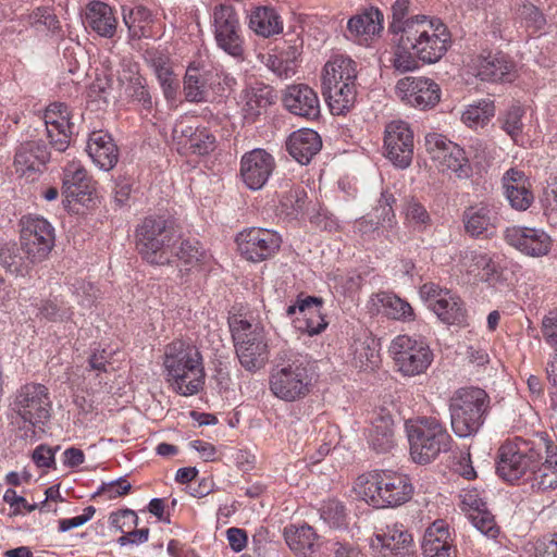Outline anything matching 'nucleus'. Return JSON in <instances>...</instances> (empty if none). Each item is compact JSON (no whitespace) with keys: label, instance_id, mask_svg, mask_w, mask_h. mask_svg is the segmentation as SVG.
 <instances>
[{"label":"nucleus","instance_id":"1","mask_svg":"<svg viewBox=\"0 0 557 557\" xmlns=\"http://www.w3.org/2000/svg\"><path fill=\"white\" fill-rule=\"evenodd\" d=\"M392 64L400 73L411 72L424 64L438 62L447 52L450 34L440 20L417 15L403 29L401 37L393 38Z\"/></svg>","mask_w":557,"mask_h":557},{"label":"nucleus","instance_id":"2","mask_svg":"<svg viewBox=\"0 0 557 557\" xmlns=\"http://www.w3.org/2000/svg\"><path fill=\"white\" fill-rule=\"evenodd\" d=\"M163 366L166 381L182 396L198 394L205 385L202 357L196 346L176 339L165 346Z\"/></svg>","mask_w":557,"mask_h":557},{"label":"nucleus","instance_id":"3","mask_svg":"<svg viewBox=\"0 0 557 557\" xmlns=\"http://www.w3.org/2000/svg\"><path fill=\"white\" fill-rule=\"evenodd\" d=\"M354 492L375 508L397 507L407 503L413 493L409 478L393 470H374L359 475Z\"/></svg>","mask_w":557,"mask_h":557},{"label":"nucleus","instance_id":"4","mask_svg":"<svg viewBox=\"0 0 557 557\" xmlns=\"http://www.w3.org/2000/svg\"><path fill=\"white\" fill-rule=\"evenodd\" d=\"M15 424L25 431V436H34L37 431L44 432L51 419L52 399L49 388L36 382L20 386L10 403Z\"/></svg>","mask_w":557,"mask_h":557},{"label":"nucleus","instance_id":"5","mask_svg":"<svg viewBox=\"0 0 557 557\" xmlns=\"http://www.w3.org/2000/svg\"><path fill=\"white\" fill-rule=\"evenodd\" d=\"M547 434L541 433L531 440L517 437L513 442L503 444L498 450L497 473L505 481L515 483L520 479L528 482L532 467L543 459L547 449Z\"/></svg>","mask_w":557,"mask_h":557},{"label":"nucleus","instance_id":"6","mask_svg":"<svg viewBox=\"0 0 557 557\" xmlns=\"http://www.w3.org/2000/svg\"><path fill=\"white\" fill-rule=\"evenodd\" d=\"M136 248L144 260L150 264L171 263V247L176 239L174 222L162 215H149L136 227Z\"/></svg>","mask_w":557,"mask_h":557},{"label":"nucleus","instance_id":"7","mask_svg":"<svg viewBox=\"0 0 557 557\" xmlns=\"http://www.w3.org/2000/svg\"><path fill=\"white\" fill-rule=\"evenodd\" d=\"M490 396L480 387L457 389L449 399L450 424L459 437L475 434L490 409Z\"/></svg>","mask_w":557,"mask_h":557},{"label":"nucleus","instance_id":"8","mask_svg":"<svg viewBox=\"0 0 557 557\" xmlns=\"http://www.w3.org/2000/svg\"><path fill=\"white\" fill-rule=\"evenodd\" d=\"M410 455L413 461L426 465L440 454L447 453L453 438L436 418L422 417L406 424Z\"/></svg>","mask_w":557,"mask_h":557},{"label":"nucleus","instance_id":"9","mask_svg":"<svg viewBox=\"0 0 557 557\" xmlns=\"http://www.w3.org/2000/svg\"><path fill=\"white\" fill-rule=\"evenodd\" d=\"M230 329L242 367L250 372L263 368L270 355L263 326L244 319H234L230 322Z\"/></svg>","mask_w":557,"mask_h":557},{"label":"nucleus","instance_id":"10","mask_svg":"<svg viewBox=\"0 0 557 557\" xmlns=\"http://www.w3.org/2000/svg\"><path fill=\"white\" fill-rule=\"evenodd\" d=\"M308 362L300 356L281 359L270 374V391L285 401L305 398L311 387Z\"/></svg>","mask_w":557,"mask_h":557},{"label":"nucleus","instance_id":"11","mask_svg":"<svg viewBox=\"0 0 557 557\" xmlns=\"http://www.w3.org/2000/svg\"><path fill=\"white\" fill-rule=\"evenodd\" d=\"M21 225L20 242L25 258L33 264L42 262L54 247V227L38 215L24 216Z\"/></svg>","mask_w":557,"mask_h":557},{"label":"nucleus","instance_id":"12","mask_svg":"<svg viewBox=\"0 0 557 557\" xmlns=\"http://www.w3.org/2000/svg\"><path fill=\"white\" fill-rule=\"evenodd\" d=\"M395 364L406 376L424 373L431 366L434 355L429 345L408 335H398L389 346Z\"/></svg>","mask_w":557,"mask_h":557},{"label":"nucleus","instance_id":"13","mask_svg":"<svg viewBox=\"0 0 557 557\" xmlns=\"http://www.w3.org/2000/svg\"><path fill=\"white\" fill-rule=\"evenodd\" d=\"M425 149L436 168L442 172L450 171L458 178H468L472 169L465 150L448 140L444 135L432 133L425 136Z\"/></svg>","mask_w":557,"mask_h":557},{"label":"nucleus","instance_id":"14","mask_svg":"<svg viewBox=\"0 0 557 557\" xmlns=\"http://www.w3.org/2000/svg\"><path fill=\"white\" fill-rule=\"evenodd\" d=\"M419 294L442 322L457 325L465 323L466 309L463 302L451 290L429 282L420 287Z\"/></svg>","mask_w":557,"mask_h":557},{"label":"nucleus","instance_id":"15","mask_svg":"<svg viewBox=\"0 0 557 557\" xmlns=\"http://www.w3.org/2000/svg\"><path fill=\"white\" fill-rule=\"evenodd\" d=\"M239 253L248 261L262 262L280 250L281 236L269 228L249 227L236 236Z\"/></svg>","mask_w":557,"mask_h":557},{"label":"nucleus","instance_id":"16","mask_svg":"<svg viewBox=\"0 0 557 557\" xmlns=\"http://www.w3.org/2000/svg\"><path fill=\"white\" fill-rule=\"evenodd\" d=\"M214 38L219 48L234 58L244 54L238 15L232 5L220 4L213 11Z\"/></svg>","mask_w":557,"mask_h":557},{"label":"nucleus","instance_id":"17","mask_svg":"<svg viewBox=\"0 0 557 557\" xmlns=\"http://www.w3.org/2000/svg\"><path fill=\"white\" fill-rule=\"evenodd\" d=\"M386 158L397 168L406 169L413 158V132L409 124L396 120L386 124L384 131Z\"/></svg>","mask_w":557,"mask_h":557},{"label":"nucleus","instance_id":"18","mask_svg":"<svg viewBox=\"0 0 557 557\" xmlns=\"http://www.w3.org/2000/svg\"><path fill=\"white\" fill-rule=\"evenodd\" d=\"M396 94L401 101L419 110L432 109L441 99L440 86L426 77L407 76L399 79Z\"/></svg>","mask_w":557,"mask_h":557},{"label":"nucleus","instance_id":"19","mask_svg":"<svg viewBox=\"0 0 557 557\" xmlns=\"http://www.w3.org/2000/svg\"><path fill=\"white\" fill-rule=\"evenodd\" d=\"M376 557H413L412 536L403 524L387 525L371 541Z\"/></svg>","mask_w":557,"mask_h":557},{"label":"nucleus","instance_id":"20","mask_svg":"<svg viewBox=\"0 0 557 557\" xmlns=\"http://www.w3.org/2000/svg\"><path fill=\"white\" fill-rule=\"evenodd\" d=\"M275 168L274 158L264 149L246 152L240 161V176L252 190L262 188Z\"/></svg>","mask_w":557,"mask_h":557},{"label":"nucleus","instance_id":"21","mask_svg":"<svg viewBox=\"0 0 557 557\" xmlns=\"http://www.w3.org/2000/svg\"><path fill=\"white\" fill-rule=\"evenodd\" d=\"M45 125L50 145L58 151H65L74 133L69 108L64 103H52L45 112Z\"/></svg>","mask_w":557,"mask_h":557},{"label":"nucleus","instance_id":"22","mask_svg":"<svg viewBox=\"0 0 557 557\" xmlns=\"http://www.w3.org/2000/svg\"><path fill=\"white\" fill-rule=\"evenodd\" d=\"M505 240L524 255L540 257L550 249V237L540 228L511 226L505 231Z\"/></svg>","mask_w":557,"mask_h":557},{"label":"nucleus","instance_id":"23","mask_svg":"<svg viewBox=\"0 0 557 557\" xmlns=\"http://www.w3.org/2000/svg\"><path fill=\"white\" fill-rule=\"evenodd\" d=\"M283 103L290 113L308 120H314L320 115L318 95L305 84L288 86L284 91Z\"/></svg>","mask_w":557,"mask_h":557},{"label":"nucleus","instance_id":"24","mask_svg":"<svg viewBox=\"0 0 557 557\" xmlns=\"http://www.w3.org/2000/svg\"><path fill=\"white\" fill-rule=\"evenodd\" d=\"M86 151L92 162L103 171H110L119 160L117 146L110 134L95 131L89 135Z\"/></svg>","mask_w":557,"mask_h":557},{"label":"nucleus","instance_id":"25","mask_svg":"<svg viewBox=\"0 0 557 557\" xmlns=\"http://www.w3.org/2000/svg\"><path fill=\"white\" fill-rule=\"evenodd\" d=\"M547 449L543 450L545 460L537 461L528 474V482L533 488L546 491L557 487V445L547 437Z\"/></svg>","mask_w":557,"mask_h":557},{"label":"nucleus","instance_id":"26","mask_svg":"<svg viewBox=\"0 0 557 557\" xmlns=\"http://www.w3.org/2000/svg\"><path fill=\"white\" fill-rule=\"evenodd\" d=\"M476 76L486 82H510L515 76V63L503 52L480 55Z\"/></svg>","mask_w":557,"mask_h":557},{"label":"nucleus","instance_id":"27","mask_svg":"<svg viewBox=\"0 0 557 557\" xmlns=\"http://www.w3.org/2000/svg\"><path fill=\"white\" fill-rule=\"evenodd\" d=\"M424 557H455L448 525L443 520H436L425 531L422 541Z\"/></svg>","mask_w":557,"mask_h":557},{"label":"nucleus","instance_id":"28","mask_svg":"<svg viewBox=\"0 0 557 557\" xmlns=\"http://www.w3.org/2000/svg\"><path fill=\"white\" fill-rule=\"evenodd\" d=\"M50 159L47 145L38 140H28L18 146L15 152L14 165L22 175L28 172L40 171Z\"/></svg>","mask_w":557,"mask_h":557},{"label":"nucleus","instance_id":"29","mask_svg":"<svg viewBox=\"0 0 557 557\" xmlns=\"http://www.w3.org/2000/svg\"><path fill=\"white\" fill-rule=\"evenodd\" d=\"M286 148L289 154L300 164H308L321 150L320 135L311 128L294 132L287 139Z\"/></svg>","mask_w":557,"mask_h":557},{"label":"nucleus","instance_id":"30","mask_svg":"<svg viewBox=\"0 0 557 557\" xmlns=\"http://www.w3.org/2000/svg\"><path fill=\"white\" fill-rule=\"evenodd\" d=\"M323 299L314 296L298 298V313L302 317L298 330L309 336L322 333L327 322L322 313Z\"/></svg>","mask_w":557,"mask_h":557},{"label":"nucleus","instance_id":"31","mask_svg":"<svg viewBox=\"0 0 557 557\" xmlns=\"http://www.w3.org/2000/svg\"><path fill=\"white\" fill-rule=\"evenodd\" d=\"M323 299L314 296L298 298V313L302 317L298 330L309 336L322 333L327 322L322 313Z\"/></svg>","mask_w":557,"mask_h":557},{"label":"nucleus","instance_id":"32","mask_svg":"<svg viewBox=\"0 0 557 557\" xmlns=\"http://www.w3.org/2000/svg\"><path fill=\"white\" fill-rule=\"evenodd\" d=\"M323 299L314 296L298 298V313L302 317L298 330L309 336L322 333L327 322L322 313Z\"/></svg>","mask_w":557,"mask_h":557},{"label":"nucleus","instance_id":"33","mask_svg":"<svg viewBox=\"0 0 557 557\" xmlns=\"http://www.w3.org/2000/svg\"><path fill=\"white\" fill-rule=\"evenodd\" d=\"M300 47L301 45H287L275 49L267 55L265 66L281 79L292 78L299 65Z\"/></svg>","mask_w":557,"mask_h":557},{"label":"nucleus","instance_id":"34","mask_svg":"<svg viewBox=\"0 0 557 557\" xmlns=\"http://www.w3.org/2000/svg\"><path fill=\"white\" fill-rule=\"evenodd\" d=\"M356 79L357 64L346 55H334L324 64L321 76L322 86L355 83Z\"/></svg>","mask_w":557,"mask_h":557},{"label":"nucleus","instance_id":"35","mask_svg":"<svg viewBox=\"0 0 557 557\" xmlns=\"http://www.w3.org/2000/svg\"><path fill=\"white\" fill-rule=\"evenodd\" d=\"M322 95L330 107L331 113L343 115L355 106L357 99L356 82L322 86Z\"/></svg>","mask_w":557,"mask_h":557},{"label":"nucleus","instance_id":"36","mask_svg":"<svg viewBox=\"0 0 557 557\" xmlns=\"http://www.w3.org/2000/svg\"><path fill=\"white\" fill-rule=\"evenodd\" d=\"M86 23L94 32L106 38H112L117 26L112 8L103 2L88 4Z\"/></svg>","mask_w":557,"mask_h":557},{"label":"nucleus","instance_id":"37","mask_svg":"<svg viewBox=\"0 0 557 557\" xmlns=\"http://www.w3.org/2000/svg\"><path fill=\"white\" fill-rule=\"evenodd\" d=\"M369 443L377 453H386L394 446V421L388 413H377L371 421Z\"/></svg>","mask_w":557,"mask_h":557},{"label":"nucleus","instance_id":"38","mask_svg":"<svg viewBox=\"0 0 557 557\" xmlns=\"http://www.w3.org/2000/svg\"><path fill=\"white\" fill-rule=\"evenodd\" d=\"M90 180L87 171L79 162H71L64 169L63 175V193L66 198H72L77 201L82 200L81 196L90 193Z\"/></svg>","mask_w":557,"mask_h":557},{"label":"nucleus","instance_id":"39","mask_svg":"<svg viewBox=\"0 0 557 557\" xmlns=\"http://www.w3.org/2000/svg\"><path fill=\"white\" fill-rule=\"evenodd\" d=\"M462 222L466 233L471 237L487 234L494 228L492 209L484 205L470 206L462 213Z\"/></svg>","mask_w":557,"mask_h":557},{"label":"nucleus","instance_id":"40","mask_svg":"<svg viewBox=\"0 0 557 557\" xmlns=\"http://www.w3.org/2000/svg\"><path fill=\"white\" fill-rule=\"evenodd\" d=\"M214 84L212 72L201 73L198 69L188 67L184 77V94L187 101H206L208 87Z\"/></svg>","mask_w":557,"mask_h":557},{"label":"nucleus","instance_id":"41","mask_svg":"<svg viewBox=\"0 0 557 557\" xmlns=\"http://www.w3.org/2000/svg\"><path fill=\"white\" fill-rule=\"evenodd\" d=\"M249 27L257 35L268 38L283 30V22L274 9L262 7L250 14Z\"/></svg>","mask_w":557,"mask_h":557},{"label":"nucleus","instance_id":"42","mask_svg":"<svg viewBox=\"0 0 557 557\" xmlns=\"http://www.w3.org/2000/svg\"><path fill=\"white\" fill-rule=\"evenodd\" d=\"M284 539L293 552L306 557L308 552L312 550L317 535L308 524L300 527L289 524L284 529Z\"/></svg>","mask_w":557,"mask_h":557},{"label":"nucleus","instance_id":"43","mask_svg":"<svg viewBox=\"0 0 557 557\" xmlns=\"http://www.w3.org/2000/svg\"><path fill=\"white\" fill-rule=\"evenodd\" d=\"M347 28L355 36L379 34L383 29V14L379 9L370 8L352 16L348 21Z\"/></svg>","mask_w":557,"mask_h":557},{"label":"nucleus","instance_id":"44","mask_svg":"<svg viewBox=\"0 0 557 557\" xmlns=\"http://www.w3.org/2000/svg\"><path fill=\"white\" fill-rule=\"evenodd\" d=\"M243 101V116L247 123H252L260 115L261 110L272 103V95L267 88L245 90Z\"/></svg>","mask_w":557,"mask_h":557},{"label":"nucleus","instance_id":"45","mask_svg":"<svg viewBox=\"0 0 557 557\" xmlns=\"http://www.w3.org/2000/svg\"><path fill=\"white\" fill-rule=\"evenodd\" d=\"M151 65L162 87L164 97L168 100L175 99L180 82L176 75L173 73V70L168 58H164L162 55L153 58L151 61Z\"/></svg>","mask_w":557,"mask_h":557},{"label":"nucleus","instance_id":"46","mask_svg":"<svg viewBox=\"0 0 557 557\" xmlns=\"http://www.w3.org/2000/svg\"><path fill=\"white\" fill-rule=\"evenodd\" d=\"M405 223L418 232H423L432 225V218L422 202L411 197L403 205Z\"/></svg>","mask_w":557,"mask_h":557},{"label":"nucleus","instance_id":"47","mask_svg":"<svg viewBox=\"0 0 557 557\" xmlns=\"http://www.w3.org/2000/svg\"><path fill=\"white\" fill-rule=\"evenodd\" d=\"M123 21L133 38L146 37V28L152 22V13L144 5L129 10L123 8Z\"/></svg>","mask_w":557,"mask_h":557},{"label":"nucleus","instance_id":"48","mask_svg":"<svg viewBox=\"0 0 557 557\" xmlns=\"http://www.w3.org/2000/svg\"><path fill=\"white\" fill-rule=\"evenodd\" d=\"M460 264L470 274L480 270L484 271L486 278L496 271L493 259L486 252L478 249L463 251L460 256Z\"/></svg>","mask_w":557,"mask_h":557},{"label":"nucleus","instance_id":"49","mask_svg":"<svg viewBox=\"0 0 557 557\" xmlns=\"http://www.w3.org/2000/svg\"><path fill=\"white\" fill-rule=\"evenodd\" d=\"M495 107L492 100L482 99L471 104L462 113V122L470 127L483 126L494 115Z\"/></svg>","mask_w":557,"mask_h":557},{"label":"nucleus","instance_id":"50","mask_svg":"<svg viewBox=\"0 0 557 557\" xmlns=\"http://www.w3.org/2000/svg\"><path fill=\"white\" fill-rule=\"evenodd\" d=\"M125 94L133 101L140 103L144 109H146V110L151 109V107H152L151 95L148 90L147 82L141 75L134 73L128 78V83L125 87Z\"/></svg>","mask_w":557,"mask_h":557},{"label":"nucleus","instance_id":"51","mask_svg":"<svg viewBox=\"0 0 557 557\" xmlns=\"http://www.w3.org/2000/svg\"><path fill=\"white\" fill-rule=\"evenodd\" d=\"M524 115V109L519 104L511 106L499 119L502 123V129L510 136V138L517 143L519 136L523 132L522 117Z\"/></svg>","mask_w":557,"mask_h":557},{"label":"nucleus","instance_id":"52","mask_svg":"<svg viewBox=\"0 0 557 557\" xmlns=\"http://www.w3.org/2000/svg\"><path fill=\"white\" fill-rule=\"evenodd\" d=\"M307 198V193L302 187L290 188L282 195L280 200L283 212L290 216H298L305 210Z\"/></svg>","mask_w":557,"mask_h":557},{"label":"nucleus","instance_id":"53","mask_svg":"<svg viewBox=\"0 0 557 557\" xmlns=\"http://www.w3.org/2000/svg\"><path fill=\"white\" fill-rule=\"evenodd\" d=\"M410 0H396L392 5L393 21L388 26V30L393 34V38L401 37L403 29L407 27L414 17L406 18L409 13Z\"/></svg>","mask_w":557,"mask_h":557},{"label":"nucleus","instance_id":"54","mask_svg":"<svg viewBox=\"0 0 557 557\" xmlns=\"http://www.w3.org/2000/svg\"><path fill=\"white\" fill-rule=\"evenodd\" d=\"M29 24L38 30H48L57 34L60 30V22L49 8H37L29 14Z\"/></svg>","mask_w":557,"mask_h":557},{"label":"nucleus","instance_id":"55","mask_svg":"<svg viewBox=\"0 0 557 557\" xmlns=\"http://www.w3.org/2000/svg\"><path fill=\"white\" fill-rule=\"evenodd\" d=\"M320 517L331 528H339L345 523V507L338 500L329 499L320 508Z\"/></svg>","mask_w":557,"mask_h":557},{"label":"nucleus","instance_id":"56","mask_svg":"<svg viewBox=\"0 0 557 557\" xmlns=\"http://www.w3.org/2000/svg\"><path fill=\"white\" fill-rule=\"evenodd\" d=\"M381 302L386 309V314L393 319H409L413 314L411 306L395 295H384Z\"/></svg>","mask_w":557,"mask_h":557},{"label":"nucleus","instance_id":"57","mask_svg":"<svg viewBox=\"0 0 557 557\" xmlns=\"http://www.w3.org/2000/svg\"><path fill=\"white\" fill-rule=\"evenodd\" d=\"M215 147V138L207 128H198L191 138L190 145L187 148V154L194 153L205 156L211 152Z\"/></svg>","mask_w":557,"mask_h":557},{"label":"nucleus","instance_id":"58","mask_svg":"<svg viewBox=\"0 0 557 557\" xmlns=\"http://www.w3.org/2000/svg\"><path fill=\"white\" fill-rule=\"evenodd\" d=\"M197 127L189 125L186 121H177L172 129V140L181 154H187L188 145L194 138Z\"/></svg>","mask_w":557,"mask_h":557},{"label":"nucleus","instance_id":"59","mask_svg":"<svg viewBox=\"0 0 557 557\" xmlns=\"http://www.w3.org/2000/svg\"><path fill=\"white\" fill-rule=\"evenodd\" d=\"M469 518L473 524V527L480 531L482 534L488 537H496L498 534V529L496 527L494 517L486 508H483L475 512H470Z\"/></svg>","mask_w":557,"mask_h":557},{"label":"nucleus","instance_id":"60","mask_svg":"<svg viewBox=\"0 0 557 557\" xmlns=\"http://www.w3.org/2000/svg\"><path fill=\"white\" fill-rule=\"evenodd\" d=\"M395 198L391 194H382L377 206L374 208V218L380 220L382 226L392 227L395 222V213L393 210V203Z\"/></svg>","mask_w":557,"mask_h":557},{"label":"nucleus","instance_id":"61","mask_svg":"<svg viewBox=\"0 0 557 557\" xmlns=\"http://www.w3.org/2000/svg\"><path fill=\"white\" fill-rule=\"evenodd\" d=\"M505 195L510 206L519 211H525L529 209L534 200V196L530 190V187H510V191L505 193Z\"/></svg>","mask_w":557,"mask_h":557},{"label":"nucleus","instance_id":"62","mask_svg":"<svg viewBox=\"0 0 557 557\" xmlns=\"http://www.w3.org/2000/svg\"><path fill=\"white\" fill-rule=\"evenodd\" d=\"M175 256L186 265H194L198 263L202 257L199 243L195 240H183L178 247Z\"/></svg>","mask_w":557,"mask_h":557},{"label":"nucleus","instance_id":"63","mask_svg":"<svg viewBox=\"0 0 557 557\" xmlns=\"http://www.w3.org/2000/svg\"><path fill=\"white\" fill-rule=\"evenodd\" d=\"M542 333L545 342L557 354V312H549L542 320Z\"/></svg>","mask_w":557,"mask_h":557},{"label":"nucleus","instance_id":"64","mask_svg":"<svg viewBox=\"0 0 557 557\" xmlns=\"http://www.w3.org/2000/svg\"><path fill=\"white\" fill-rule=\"evenodd\" d=\"M460 499L463 510L475 512L486 508V504L476 488L463 490Z\"/></svg>","mask_w":557,"mask_h":557}]
</instances>
